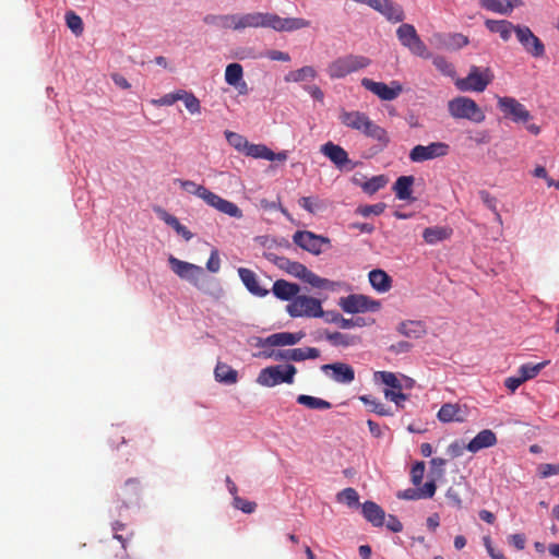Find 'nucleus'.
<instances>
[{
    "mask_svg": "<svg viewBox=\"0 0 559 559\" xmlns=\"http://www.w3.org/2000/svg\"><path fill=\"white\" fill-rule=\"evenodd\" d=\"M448 111L454 119H466L474 123H481L486 119L484 110L467 96H457L449 100Z\"/></svg>",
    "mask_w": 559,
    "mask_h": 559,
    "instance_id": "obj_1",
    "label": "nucleus"
},
{
    "mask_svg": "<svg viewBox=\"0 0 559 559\" xmlns=\"http://www.w3.org/2000/svg\"><path fill=\"white\" fill-rule=\"evenodd\" d=\"M370 59L365 56L346 55L338 57L326 67V73L332 80L343 79L346 75L367 68Z\"/></svg>",
    "mask_w": 559,
    "mask_h": 559,
    "instance_id": "obj_2",
    "label": "nucleus"
},
{
    "mask_svg": "<svg viewBox=\"0 0 559 559\" xmlns=\"http://www.w3.org/2000/svg\"><path fill=\"white\" fill-rule=\"evenodd\" d=\"M296 373V367L290 364L270 366L259 372L255 381L265 388H273L282 383L293 384Z\"/></svg>",
    "mask_w": 559,
    "mask_h": 559,
    "instance_id": "obj_3",
    "label": "nucleus"
},
{
    "mask_svg": "<svg viewBox=\"0 0 559 559\" xmlns=\"http://www.w3.org/2000/svg\"><path fill=\"white\" fill-rule=\"evenodd\" d=\"M490 68L472 66L466 78L456 79L455 86L461 92H484L493 80Z\"/></svg>",
    "mask_w": 559,
    "mask_h": 559,
    "instance_id": "obj_4",
    "label": "nucleus"
},
{
    "mask_svg": "<svg viewBox=\"0 0 559 559\" xmlns=\"http://www.w3.org/2000/svg\"><path fill=\"white\" fill-rule=\"evenodd\" d=\"M396 36L401 45L407 48L413 55L428 59L431 57L426 44L421 40L414 25L401 24L396 29Z\"/></svg>",
    "mask_w": 559,
    "mask_h": 559,
    "instance_id": "obj_5",
    "label": "nucleus"
},
{
    "mask_svg": "<svg viewBox=\"0 0 559 559\" xmlns=\"http://www.w3.org/2000/svg\"><path fill=\"white\" fill-rule=\"evenodd\" d=\"M286 311L293 318H319L324 316L320 300L306 295H297L296 298L286 306Z\"/></svg>",
    "mask_w": 559,
    "mask_h": 559,
    "instance_id": "obj_6",
    "label": "nucleus"
},
{
    "mask_svg": "<svg viewBox=\"0 0 559 559\" xmlns=\"http://www.w3.org/2000/svg\"><path fill=\"white\" fill-rule=\"evenodd\" d=\"M450 152V145L445 142H431L428 145H415L409 152V159L413 163L444 157Z\"/></svg>",
    "mask_w": 559,
    "mask_h": 559,
    "instance_id": "obj_7",
    "label": "nucleus"
},
{
    "mask_svg": "<svg viewBox=\"0 0 559 559\" xmlns=\"http://www.w3.org/2000/svg\"><path fill=\"white\" fill-rule=\"evenodd\" d=\"M515 36L524 50L531 56L540 58L545 55V45L528 26L516 24Z\"/></svg>",
    "mask_w": 559,
    "mask_h": 559,
    "instance_id": "obj_8",
    "label": "nucleus"
},
{
    "mask_svg": "<svg viewBox=\"0 0 559 559\" xmlns=\"http://www.w3.org/2000/svg\"><path fill=\"white\" fill-rule=\"evenodd\" d=\"M293 240L298 247L316 255L322 252L323 245H330L328 237L308 230L296 231Z\"/></svg>",
    "mask_w": 559,
    "mask_h": 559,
    "instance_id": "obj_9",
    "label": "nucleus"
},
{
    "mask_svg": "<svg viewBox=\"0 0 559 559\" xmlns=\"http://www.w3.org/2000/svg\"><path fill=\"white\" fill-rule=\"evenodd\" d=\"M498 108L514 122H527L532 118L525 106L514 97H498Z\"/></svg>",
    "mask_w": 559,
    "mask_h": 559,
    "instance_id": "obj_10",
    "label": "nucleus"
},
{
    "mask_svg": "<svg viewBox=\"0 0 559 559\" xmlns=\"http://www.w3.org/2000/svg\"><path fill=\"white\" fill-rule=\"evenodd\" d=\"M340 306L347 313H359L379 310L380 302L364 295H349L341 298Z\"/></svg>",
    "mask_w": 559,
    "mask_h": 559,
    "instance_id": "obj_11",
    "label": "nucleus"
},
{
    "mask_svg": "<svg viewBox=\"0 0 559 559\" xmlns=\"http://www.w3.org/2000/svg\"><path fill=\"white\" fill-rule=\"evenodd\" d=\"M361 85L367 91L373 93L382 100H393L402 92V86L396 81H393V82H391V85H388L383 82H376L371 79L364 78L361 80Z\"/></svg>",
    "mask_w": 559,
    "mask_h": 559,
    "instance_id": "obj_12",
    "label": "nucleus"
},
{
    "mask_svg": "<svg viewBox=\"0 0 559 559\" xmlns=\"http://www.w3.org/2000/svg\"><path fill=\"white\" fill-rule=\"evenodd\" d=\"M236 31L240 32L246 28H270L271 13L269 12H251L245 14H235Z\"/></svg>",
    "mask_w": 559,
    "mask_h": 559,
    "instance_id": "obj_13",
    "label": "nucleus"
},
{
    "mask_svg": "<svg viewBox=\"0 0 559 559\" xmlns=\"http://www.w3.org/2000/svg\"><path fill=\"white\" fill-rule=\"evenodd\" d=\"M169 265L173 272L180 278L187 280L197 285L200 277L203 275V269L199 265L181 261L174 255L168 258Z\"/></svg>",
    "mask_w": 559,
    "mask_h": 559,
    "instance_id": "obj_14",
    "label": "nucleus"
},
{
    "mask_svg": "<svg viewBox=\"0 0 559 559\" xmlns=\"http://www.w3.org/2000/svg\"><path fill=\"white\" fill-rule=\"evenodd\" d=\"M305 336L302 332L290 333L280 332L269 335L267 337H257L253 345L255 347H277V346H289L299 343Z\"/></svg>",
    "mask_w": 559,
    "mask_h": 559,
    "instance_id": "obj_15",
    "label": "nucleus"
},
{
    "mask_svg": "<svg viewBox=\"0 0 559 559\" xmlns=\"http://www.w3.org/2000/svg\"><path fill=\"white\" fill-rule=\"evenodd\" d=\"M368 5L381 13L390 22L399 23L405 19L403 8L392 0H370Z\"/></svg>",
    "mask_w": 559,
    "mask_h": 559,
    "instance_id": "obj_16",
    "label": "nucleus"
},
{
    "mask_svg": "<svg viewBox=\"0 0 559 559\" xmlns=\"http://www.w3.org/2000/svg\"><path fill=\"white\" fill-rule=\"evenodd\" d=\"M359 133L376 141L377 147L381 151L384 150L390 143V135L388 131L371 120L369 116L366 118Z\"/></svg>",
    "mask_w": 559,
    "mask_h": 559,
    "instance_id": "obj_17",
    "label": "nucleus"
},
{
    "mask_svg": "<svg viewBox=\"0 0 559 559\" xmlns=\"http://www.w3.org/2000/svg\"><path fill=\"white\" fill-rule=\"evenodd\" d=\"M310 21L301 17H281L271 13L270 28L276 32H294L310 26Z\"/></svg>",
    "mask_w": 559,
    "mask_h": 559,
    "instance_id": "obj_18",
    "label": "nucleus"
},
{
    "mask_svg": "<svg viewBox=\"0 0 559 559\" xmlns=\"http://www.w3.org/2000/svg\"><path fill=\"white\" fill-rule=\"evenodd\" d=\"M325 373L331 370L330 378L337 383L348 384L355 379V370L345 362H334L321 367Z\"/></svg>",
    "mask_w": 559,
    "mask_h": 559,
    "instance_id": "obj_19",
    "label": "nucleus"
},
{
    "mask_svg": "<svg viewBox=\"0 0 559 559\" xmlns=\"http://www.w3.org/2000/svg\"><path fill=\"white\" fill-rule=\"evenodd\" d=\"M319 356H320V350L314 347L278 349L277 360L302 361L306 359H316Z\"/></svg>",
    "mask_w": 559,
    "mask_h": 559,
    "instance_id": "obj_20",
    "label": "nucleus"
},
{
    "mask_svg": "<svg viewBox=\"0 0 559 559\" xmlns=\"http://www.w3.org/2000/svg\"><path fill=\"white\" fill-rule=\"evenodd\" d=\"M142 493L141 481L138 478L126 480L120 490V497L126 507H130L140 501Z\"/></svg>",
    "mask_w": 559,
    "mask_h": 559,
    "instance_id": "obj_21",
    "label": "nucleus"
},
{
    "mask_svg": "<svg viewBox=\"0 0 559 559\" xmlns=\"http://www.w3.org/2000/svg\"><path fill=\"white\" fill-rule=\"evenodd\" d=\"M206 204L216 209L217 211L235 218H241L242 217V211L238 207L237 204L225 200L217 195L214 192H211Z\"/></svg>",
    "mask_w": 559,
    "mask_h": 559,
    "instance_id": "obj_22",
    "label": "nucleus"
},
{
    "mask_svg": "<svg viewBox=\"0 0 559 559\" xmlns=\"http://www.w3.org/2000/svg\"><path fill=\"white\" fill-rule=\"evenodd\" d=\"M238 275L246 288L252 295L258 297H265L269 294V290L260 285L257 274L250 269L239 267Z\"/></svg>",
    "mask_w": 559,
    "mask_h": 559,
    "instance_id": "obj_23",
    "label": "nucleus"
},
{
    "mask_svg": "<svg viewBox=\"0 0 559 559\" xmlns=\"http://www.w3.org/2000/svg\"><path fill=\"white\" fill-rule=\"evenodd\" d=\"M497 443V436L490 429L479 431L467 444L466 450L476 453L483 449L493 447Z\"/></svg>",
    "mask_w": 559,
    "mask_h": 559,
    "instance_id": "obj_24",
    "label": "nucleus"
},
{
    "mask_svg": "<svg viewBox=\"0 0 559 559\" xmlns=\"http://www.w3.org/2000/svg\"><path fill=\"white\" fill-rule=\"evenodd\" d=\"M321 153L326 156L337 168H343L349 163L347 152L333 142H328L321 146Z\"/></svg>",
    "mask_w": 559,
    "mask_h": 559,
    "instance_id": "obj_25",
    "label": "nucleus"
},
{
    "mask_svg": "<svg viewBox=\"0 0 559 559\" xmlns=\"http://www.w3.org/2000/svg\"><path fill=\"white\" fill-rule=\"evenodd\" d=\"M367 117L366 112L359 110L341 109L338 120L344 127L360 132Z\"/></svg>",
    "mask_w": 559,
    "mask_h": 559,
    "instance_id": "obj_26",
    "label": "nucleus"
},
{
    "mask_svg": "<svg viewBox=\"0 0 559 559\" xmlns=\"http://www.w3.org/2000/svg\"><path fill=\"white\" fill-rule=\"evenodd\" d=\"M486 28L495 34H498L503 41L510 40L512 33L515 34V27L512 22L508 20H486Z\"/></svg>",
    "mask_w": 559,
    "mask_h": 559,
    "instance_id": "obj_27",
    "label": "nucleus"
},
{
    "mask_svg": "<svg viewBox=\"0 0 559 559\" xmlns=\"http://www.w3.org/2000/svg\"><path fill=\"white\" fill-rule=\"evenodd\" d=\"M465 411L460 404L445 403L439 409L437 417L441 423H462L465 419Z\"/></svg>",
    "mask_w": 559,
    "mask_h": 559,
    "instance_id": "obj_28",
    "label": "nucleus"
},
{
    "mask_svg": "<svg viewBox=\"0 0 559 559\" xmlns=\"http://www.w3.org/2000/svg\"><path fill=\"white\" fill-rule=\"evenodd\" d=\"M300 290L299 285L287 282L285 280H277L274 282L272 292L274 296L281 300H293L296 298Z\"/></svg>",
    "mask_w": 559,
    "mask_h": 559,
    "instance_id": "obj_29",
    "label": "nucleus"
},
{
    "mask_svg": "<svg viewBox=\"0 0 559 559\" xmlns=\"http://www.w3.org/2000/svg\"><path fill=\"white\" fill-rule=\"evenodd\" d=\"M361 511L365 519L373 526H382L385 521L384 510L373 501H366L361 506Z\"/></svg>",
    "mask_w": 559,
    "mask_h": 559,
    "instance_id": "obj_30",
    "label": "nucleus"
},
{
    "mask_svg": "<svg viewBox=\"0 0 559 559\" xmlns=\"http://www.w3.org/2000/svg\"><path fill=\"white\" fill-rule=\"evenodd\" d=\"M397 331L409 338H420L427 333L426 324L420 320H406L399 324Z\"/></svg>",
    "mask_w": 559,
    "mask_h": 559,
    "instance_id": "obj_31",
    "label": "nucleus"
},
{
    "mask_svg": "<svg viewBox=\"0 0 559 559\" xmlns=\"http://www.w3.org/2000/svg\"><path fill=\"white\" fill-rule=\"evenodd\" d=\"M235 14H206L203 22L206 25L214 26L218 29L236 31Z\"/></svg>",
    "mask_w": 559,
    "mask_h": 559,
    "instance_id": "obj_32",
    "label": "nucleus"
},
{
    "mask_svg": "<svg viewBox=\"0 0 559 559\" xmlns=\"http://www.w3.org/2000/svg\"><path fill=\"white\" fill-rule=\"evenodd\" d=\"M369 282L379 293H386L392 287V278L383 270L377 269L369 272Z\"/></svg>",
    "mask_w": 559,
    "mask_h": 559,
    "instance_id": "obj_33",
    "label": "nucleus"
},
{
    "mask_svg": "<svg viewBox=\"0 0 559 559\" xmlns=\"http://www.w3.org/2000/svg\"><path fill=\"white\" fill-rule=\"evenodd\" d=\"M156 213L162 221L174 228L176 233L182 236L186 240H190L192 238V233L186 226H183L176 216L162 209L156 210Z\"/></svg>",
    "mask_w": 559,
    "mask_h": 559,
    "instance_id": "obj_34",
    "label": "nucleus"
},
{
    "mask_svg": "<svg viewBox=\"0 0 559 559\" xmlns=\"http://www.w3.org/2000/svg\"><path fill=\"white\" fill-rule=\"evenodd\" d=\"M414 180L413 176H401L396 179L393 191L399 200L406 201L412 199Z\"/></svg>",
    "mask_w": 559,
    "mask_h": 559,
    "instance_id": "obj_35",
    "label": "nucleus"
},
{
    "mask_svg": "<svg viewBox=\"0 0 559 559\" xmlns=\"http://www.w3.org/2000/svg\"><path fill=\"white\" fill-rule=\"evenodd\" d=\"M316 76H317L316 69L311 66H305L298 70L288 72L285 75L284 80L287 83H290V82L299 83V82L314 80Z\"/></svg>",
    "mask_w": 559,
    "mask_h": 559,
    "instance_id": "obj_36",
    "label": "nucleus"
},
{
    "mask_svg": "<svg viewBox=\"0 0 559 559\" xmlns=\"http://www.w3.org/2000/svg\"><path fill=\"white\" fill-rule=\"evenodd\" d=\"M451 230L445 227L435 226L428 227L423 233L424 240L429 245H436L450 237Z\"/></svg>",
    "mask_w": 559,
    "mask_h": 559,
    "instance_id": "obj_37",
    "label": "nucleus"
},
{
    "mask_svg": "<svg viewBox=\"0 0 559 559\" xmlns=\"http://www.w3.org/2000/svg\"><path fill=\"white\" fill-rule=\"evenodd\" d=\"M176 181L180 185L182 190H185L186 192H188L190 194H194V195L199 197L205 203L212 192L209 189H206L204 186L198 185L192 180L177 179Z\"/></svg>",
    "mask_w": 559,
    "mask_h": 559,
    "instance_id": "obj_38",
    "label": "nucleus"
},
{
    "mask_svg": "<svg viewBox=\"0 0 559 559\" xmlns=\"http://www.w3.org/2000/svg\"><path fill=\"white\" fill-rule=\"evenodd\" d=\"M215 379L218 382H224L227 384H234L237 382L238 373L230 366L218 362L214 370Z\"/></svg>",
    "mask_w": 559,
    "mask_h": 559,
    "instance_id": "obj_39",
    "label": "nucleus"
},
{
    "mask_svg": "<svg viewBox=\"0 0 559 559\" xmlns=\"http://www.w3.org/2000/svg\"><path fill=\"white\" fill-rule=\"evenodd\" d=\"M298 204L312 215H316L326 209V203L319 197H302L298 200Z\"/></svg>",
    "mask_w": 559,
    "mask_h": 559,
    "instance_id": "obj_40",
    "label": "nucleus"
},
{
    "mask_svg": "<svg viewBox=\"0 0 559 559\" xmlns=\"http://www.w3.org/2000/svg\"><path fill=\"white\" fill-rule=\"evenodd\" d=\"M359 400L368 407V409L372 413H376L380 416H392L393 413L390 408L385 407L383 403L378 401L376 397L371 395H361Z\"/></svg>",
    "mask_w": 559,
    "mask_h": 559,
    "instance_id": "obj_41",
    "label": "nucleus"
},
{
    "mask_svg": "<svg viewBox=\"0 0 559 559\" xmlns=\"http://www.w3.org/2000/svg\"><path fill=\"white\" fill-rule=\"evenodd\" d=\"M297 403L310 409H330L332 407L329 401L306 394L298 395Z\"/></svg>",
    "mask_w": 559,
    "mask_h": 559,
    "instance_id": "obj_42",
    "label": "nucleus"
},
{
    "mask_svg": "<svg viewBox=\"0 0 559 559\" xmlns=\"http://www.w3.org/2000/svg\"><path fill=\"white\" fill-rule=\"evenodd\" d=\"M356 183L358 185V182ZM388 178L384 175H379L359 183V186L365 193L372 195L380 189L384 188Z\"/></svg>",
    "mask_w": 559,
    "mask_h": 559,
    "instance_id": "obj_43",
    "label": "nucleus"
},
{
    "mask_svg": "<svg viewBox=\"0 0 559 559\" xmlns=\"http://www.w3.org/2000/svg\"><path fill=\"white\" fill-rule=\"evenodd\" d=\"M243 69L239 63H230L225 70V81L227 84L238 87L242 82Z\"/></svg>",
    "mask_w": 559,
    "mask_h": 559,
    "instance_id": "obj_44",
    "label": "nucleus"
},
{
    "mask_svg": "<svg viewBox=\"0 0 559 559\" xmlns=\"http://www.w3.org/2000/svg\"><path fill=\"white\" fill-rule=\"evenodd\" d=\"M376 381H380L386 386L391 388L390 390H402V382L396 377L395 373L391 371H376L373 374Z\"/></svg>",
    "mask_w": 559,
    "mask_h": 559,
    "instance_id": "obj_45",
    "label": "nucleus"
},
{
    "mask_svg": "<svg viewBox=\"0 0 559 559\" xmlns=\"http://www.w3.org/2000/svg\"><path fill=\"white\" fill-rule=\"evenodd\" d=\"M548 364L549 361L547 360L538 364H524L520 367L519 373L522 380L525 382L530 379L535 378L542 371V369H544Z\"/></svg>",
    "mask_w": 559,
    "mask_h": 559,
    "instance_id": "obj_46",
    "label": "nucleus"
},
{
    "mask_svg": "<svg viewBox=\"0 0 559 559\" xmlns=\"http://www.w3.org/2000/svg\"><path fill=\"white\" fill-rule=\"evenodd\" d=\"M181 95L182 97H180V100L183 102L186 108L190 114L194 115L201 112V103L192 92L181 90Z\"/></svg>",
    "mask_w": 559,
    "mask_h": 559,
    "instance_id": "obj_47",
    "label": "nucleus"
},
{
    "mask_svg": "<svg viewBox=\"0 0 559 559\" xmlns=\"http://www.w3.org/2000/svg\"><path fill=\"white\" fill-rule=\"evenodd\" d=\"M326 340L334 346L347 347L354 345L357 338L341 332H333L326 334Z\"/></svg>",
    "mask_w": 559,
    "mask_h": 559,
    "instance_id": "obj_48",
    "label": "nucleus"
},
{
    "mask_svg": "<svg viewBox=\"0 0 559 559\" xmlns=\"http://www.w3.org/2000/svg\"><path fill=\"white\" fill-rule=\"evenodd\" d=\"M337 501L347 504L348 507L359 506V495L354 488H345L336 496Z\"/></svg>",
    "mask_w": 559,
    "mask_h": 559,
    "instance_id": "obj_49",
    "label": "nucleus"
},
{
    "mask_svg": "<svg viewBox=\"0 0 559 559\" xmlns=\"http://www.w3.org/2000/svg\"><path fill=\"white\" fill-rule=\"evenodd\" d=\"M245 154L253 158H262L267 160L269 157H271V150L264 144L248 143Z\"/></svg>",
    "mask_w": 559,
    "mask_h": 559,
    "instance_id": "obj_50",
    "label": "nucleus"
},
{
    "mask_svg": "<svg viewBox=\"0 0 559 559\" xmlns=\"http://www.w3.org/2000/svg\"><path fill=\"white\" fill-rule=\"evenodd\" d=\"M225 136L227 142L237 151L245 153L248 146V140L236 132L233 131H226Z\"/></svg>",
    "mask_w": 559,
    "mask_h": 559,
    "instance_id": "obj_51",
    "label": "nucleus"
},
{
    "mask_svg": "<svg viewBox=\"0 0 559 559\" xmlns=\"http://www.w3.org/2000/svg\"><path fill=\"white\" fill-rule=\"evenodd\" d=\"M301 281L311 285L316 288H328L330 287L331 282L326 278H322L309 269L305 272V275L301 277Z\"/></svg>",
    "mask_w": 559,
    "mask_h": 559,
    "instance_id": "obj_52",
    "label": "nucleus"
},
{
    "mask_svg": "<svg viewBox=\"0 0 559 559\" xmlns=\"http://www.w3.org/2000/svg\"><path fill=\"white\" fill-rule=\"evenodd\" d=\"M66 23L67 26L76 36L81 35L84 31L82 19L73 11H69L66 13Z\"/></svg>",
    "mask_w": 559,
    "mask_h": 559,
    "instance_id": "obj_53",
    "label": "nucleus"
},
{
    "mask_svg": "<svg viewBox=\"0 0 559 559\" xmlns=\"http://www.w3.org/2000/svg\"><path fill=\"white\" fill-rule=\"evenodd\" d=\"M432 63L443 75L451 78L455 75L454 67L444 57L436 56Z\"/></svg>",
    "mask_w": 559,
    "mask_h": 559,
    "instance_id": "obj_54",
    "label": "nucleus"
},
{
    "mask_svg": "<svg viewBox=\"0 0 559 559\" xmlns=\"http://www.w3.org/2000/svg\"><path fill=\"white\" fill-rule=\"evenodd\" d=\"M281 261L284 262V263H287V266H286V271L297 277V278H300L305 275V272L307 271V266L304 265L302 263H299V262H296V261H290L289 259L287 258H281Z\"/></svg>",
    "mask_w": 559,
    "mask_h": 559,
    "instance_id": "obj_55",
    "label": "nucleus"
},
{
    "mask_svg": "<svg viewBox=\"0 0 559 559\" xmlns=\"http://www.w3.org/2000/svg\"><path fill=\"white\" fill-rule=\"evenodd\" d=\"M479 5L490 12L509 15L501 0H478Z\"/></svg>",
    "mask_w": 559,
    "mask_h": 559,
    "instance_id": "obj_56",
    "label": "nucleus"
},
{
    "mask_svg": "<svg viewBox=\"0 0 559 559\" xmlns=\"http://www.w3.org/2000/svg\"><path fill=\"white\" fill-rule=\"evenodd\" d=\"M326 322H333L338 324L342 329H349L354 326L353 319H345L338 312H326L324 313Z\"/></svg>",
    "mask_w": 559,
    "mask_h": 559,
    "instance_id": "obj_57",
    "label": "nucleus"
},
{
    "mask_svg": "<svg viewBox=\"0 0 559 559\" xmlns=\"http://www.w3.org/2000/svg\"><path fill=\"white\" fill-rule=\"evenodd\" d=\"M384 209H385L384 203H377V204H372V205L358 206L356 210V213H358L359 215H361L364 217H367L370 215H380L383 213Z\"/></svg>",
    "mask_w": 559,
    "mask_h": 559,
    "instance_id": "obj_58",
    "label": "nucleus"
},
{
    "mask_svg": "<svg viewBox=\"0 0 559 559\" xmlns=\"http://www.w3.org/2000/svg\"><path fill=\"white\" fill-rule=\"evenodd\" d=\"M383 393L386 400L394 402L397 407L404 408V403L407 400V395L404 394L402 390L394 391L385 389Z\"/></svg>",
    "mask_w": 559,
    "mask_h": 559,
    "instance_id": "obj_59",
    "label": "nucleus"
},
{
    "mask_svg": "<svg viewBox=\"0 0 559 559\" xmlns=\"http://www.w3.org/2000/svg\"><path fill=\"white\" fill-rule=\"evenodd\" d=\"M180 97H182L181 90H177L173 93L165 94L159 99H153L152 104L157 106H171L176 102L180 100Z\"/></svg>",
    "mask_w": 559,
    "mask_h": 559,
    "instance_id": "obj_60",
    "label": "nucleus"
},
{
    "mask_svg": "<svg viewBox=\"0 0 559 559\" xmlns=\"http://www.w3.org/2000/svg\"><path fill=\"white\" fill-rule=\"evenodd\" d=\"M124 530H126V524H123L119 521H116L112 524L114 538L119 540L123 548H126V543L133 536L132 532H128L126 535L119 533Z\"/></svg>",
    "mask_w": 559,
    "mask_h": 559,
    "instance_id": "obj_61",
    "label": "nucleus"
},
{
    "mask_svg": "<svg viewBox=\"0 0 559 559\" xmlns=\"http://www.w3.org/2000/svg\"><path fill=\"white\" fill-rule=\"evenodd\" d=\"M469 43L468 37L461 34L454 33L449 35L448 47L451 49H460L467 46Z\"/></svg>",
    "mask_w": 559,
    "mask_h": 559,
    "instance_id": "obj_62",
    "label": "nucleus"
},
{
    "mask_svg": "<svg viewBox=\"0 0 559 559\" xmlns=\"http://www.w3.org/2000/svg\"><path fill=\"white\" fill-rule=\"evenodd\" d=\"M425 468H426V466H425L424 462H416L413 465L412 471H411V479L415 486H418L421 484V480H423L424 474H425Z\"/></svg>",
    "mask_w": 559,
    "mask_h": 559,
    "instance_id": "obj_63",
    "label": "nucleus"
},
{
    "mask_svg": "<svg viewBox=\"0 0 559 559\" xmlns=\"http://www.w3.org/2000/svg\"><path fill=\"white\" fill-rule=\"evenodd\" d=\"M234 507L236 509L241 510L245 513L250 514V513L254 512V510L257 508V503L248 501V500H245V499L240 498L239 496H235V498H234Z\"/></svg>",
    "mask_w": 559,
    "mask_h": 559,
    "instance_id": "obj_64",
    "label": "nucleus"
}]
</instances>
